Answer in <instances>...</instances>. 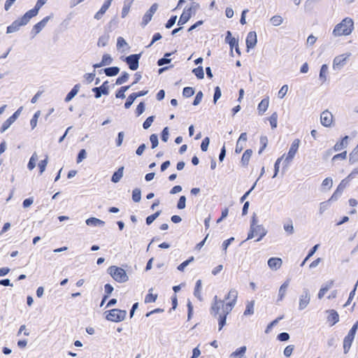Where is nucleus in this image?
I'll return each instance as SVG.
<instances>
[{
  "label": "nucleus",
  "instance_id": "1",
  "mask_svg": "<svg viewBox=\"0 0 358 358\" xmlns=\"http://www.w3.org/2000/svg\"><path fill=\"white\" fill-rule=\"evenodd\" d=\"M213 301L214 302L210 308V314L214 317H217L221 308L222 309V313L225 315L229 314L236 303L235 300H231L224 304V300L218 299L217 296H214Z\"/></svg>",
  "mask_w": 358,
  "mask_h": 358
},
{
  "label": "nucleus",
  "instance_id": "2",
  "mask_svg": "<svg viewBox=\"0 0 358 358\" xmlns=\"http://www.w3.org/2000/svg\"><path fill=\"white\" fill-rule=\"evenodd\" d=\"M354 29V21L350 17L344 18L340 23L336 25L333 30L335 36H348Z\"/></svg>",
  "mask_w": 358,
  "mask_h": 358
},
{
  "label": "nucleus",
  "instance_id": "3",
  "mask_svg": "<svg viewBox=\"0 0 358 358\" xmlns=\"http://www.w3.org/2000/svg\"><path fill=\"white\" fill-rule=\"evenodd\" d=\"M108 273L117 282L122 283L129 280L126 271L122 268L116 266H110L108 268Z\"/></svg>",
  "mask_w": 358,
  "mask_h": 358
},
{
  "label": "nucleus",
  "instance_id": "4",
  "mask_svg": "<svg viewBox=\"0 0 358 358\" xmlns=\"http://www.w3.org/2000/svg\"><path fill=\"white\" fill-rule=\"evenodd\" d=\"M31 19L29 15L25 13L22 17L15 20L10 25L7 27L6 33L11 34L17 31L20 27L27 24Z\"/></svg>",
  "mask_w": 358,
  "mask_h": 358
},
{
  "label": "nucleus",
  "instance_id": "5",
  "mask_svg": "<svg viewBox=\"0 0 358 358\" xmlns=\"http://www.w3.org/2000/svg\"><path fill=\"white\" fill-rule=\"evenodd\" d=\"M107 313L108 314L106 316V320L114 322H120L123 321L127 315L126 310L117 308H114L105 312V313Z\"/></svg>",
  "mask_w": 358,
  "mask_h": 358
},
{
  "label": "nucleus",
  "instance_id": "6",
  "mask_svg": "<svg viewBox=\"0 0 358 358\" xmlns=\"http://www.w3.org/2000/svg\"><path fill=\"white\" fill-rule=\"evenodd\" d=\"M141 57V53L132 54V55H130L124 57L122 59L124 62H125L127 63V64L129 66V68L131 70L135 71L139 66V59H140Z\"/></svg>",
  "mask_w": 358,
  "mask_h": 358
},
{
  "label": "nucleus",
  "instance_id": "7",
  "mask_svg": "<svg viewBox=\"0 0 358 358\" xmlns=\"http://www.w3.org/2000/svg\"><path fill=\"white\" fill-rule=\"evenodd\" d=\"M23 107H20L9 118H8L1 125L0 131L1 133H3L6 130H7L10 125L17 119L19 115H20Z\"/></svg>",
  "mask_w": 358,
  "mask_h": 358
},
{
  "label": "nucleus",
  "instance_id": "8",
  "mask_svg": "<svg viewBox=\"0 0 358 358\" xmlns=\"http://www.w3.org/2000/svg\"><path fill=\"white\" fill-rule=\"evenodd\" d=\"M300 141L299 139H295L292 142L291 147L289 150L287 156L286 157L284 163L286 166H287L294 159L299 146Z\"/></svg>",
  "mask_w": 358,
  "mask_h": 358
},
{
  "label": "nucleus",
  "instance_id": "9",
  "mask_svg": "<svg viewBox=\"0 0 358 358\" xmlns=\"http://www.w3.org/2000/svg\"><path fill=\"white\" fill-rule=\"evenodd\" d=\"M351 55L350 52L343 54L336 57L333 61V68L334 70H340L345 64L348 58Z\"/></svg>",
  "mask_w": 358,
  "mask_h": 358
},
{
  "label": "nucleus",
  "instance_id": "10",
  "mask_svg": "<svg viewBox=\"0 0 358 358\" xmlns=\"http://www.w3.org/2000/svg\"><path fill=\"white\" fill-rule=\"evenodd\" d=\"M94 93V97L99 99L103 94L108 95L109 94L108 81L106 80L100 87H95L92 89Z\"/></svg>",
  "mask_w": 358,
  "mask_h": 358
},
{
  "label": "nucleus",
  "instance_id": "11",
  "mask_svg": "<svg viewBox=\"0 0 358 358\" xmlns=\"http://www.w3.org/2000/svg\"><path fill=\"white\" fill-rule=\"evenodd\" d=\"M310 296L309 290L307 288H303V292L299 297V309L302 310L305 309L310 303Z\"/></svg>",
  "mask_w": 358,
  "mask_h": 358
},
{
  "label": "nucleus",
  "instance_id": "12",
  "mask_svg": "<svg viewBox=\"0 0 358 358\" xmlns=\"http://www.w3.org/2000/svg\"><path fill=\"white\" fill-rule=\"evenodd\" d=\"M52 17V15L46 16L44 17L41 21L36 23L32 28L31 31V34H32V36L34 37L36 34L40 33L42 29L46 26L48 22L50 20V18Z\"/></svg>",
  "mask_w": 358,
  "mask_h": 358
},
{
  "label": "nucleus",
  "instance_id": "13",
  "mask_svg": "<svg viewBox=\"0 0 358 358\" xmlns=\"http://www.w3.org/2000/svg\"><path fill=\"white\" fill-rule=\"evenodd\" d=\"M158 8L157 3H153L150 9L145 13V14L143 17V20L141 22V25L145 27L148 24V22L152 20V17L154 13L157 11Z\"/></svg>",
  "mask_w": 358,
  "mask_h": 358
},
{
  "label": "nucleus",
  "instance_id": "14",
  "mask_svg": "<svg viewBox=\"0 0 358 358\" xmlns=\"http://www.w3.org/2000/svg\"><path fill=\"white\" fill-rule=\"evenodd\" d=\"M320 121L324 127H331L333 122V115L329 110H326L321 113Z\"/></svg>",
  "mask_w": 358,
  "mask_h": 358
},
{
  "label": "nucleus",
  "instance_id": "15",
  "mask_svg": "<svg viewBox=\"0 0 358 358\" xmlns=\"http://www.w3.org/2000/svg\"><path fill=\"white\" fill-rule=\"evenodd\" d=\"M257 43V34L255 31H250L246 38V47L248 50L254 48Z\"/></svg>",
  "mask_w": 358,
  "mask_h": 358
},
{
  "label": "nucleus",
  "instance_id": "16",
  "mask_svg": "<svg viewBox=\"0 0 358 358\" xmlns=\"http://www.w3.org/2000/svg\"><path fill=\"white\" fill-rule=\"evenodd\" d=\"M48 0H38L34 8L26 12L29 17L32 18L36 16L41 8L47 3Z\"/></svg>",
  "mask_w": 358,
  "mask_h": 358
},
{
  "label": "nucleus",
  "instance_id": "17",
  "mask_svg": "<svg viewBox=\"0 0 358 358\" xmlns=\"http://www.w3.org/2000/svg\"><path fill=\"white\" fill-rule=\"evenodd\" d=\"M282 261L278 257H271L268 260V265L272 270L276 271L280 268Z\"/></svg>",
  "mask_w": 358,
  "mask_h": 358
},
{
  "label": "nucleus",
  "instance_id": "18",
  "mask_svg": "<svg viewBox=\"0 0 358 358\" xmlns=\"http://www.w3.org/2000/svg\"><path fill=\"white\" fill-rule=\"evenodd\" d=\"M255 235L259 236L257 242L260 241L267 234V230L262 224H255Z\"/></svg>",
  "mask_w": 358,
  "mask_h": 358
},
{
  "label": "nucleus",
  "instance_id": "19",
  "mask_svg": "<svg viewBox=\"0 0 358 358\" xmlns=\"http://www.w3.org/2000/svg\"><path fill=\"white\" fill-rule=\"evenodd\" d=\"M327 313H329L327 321L331 322V326L334 325L339 321V315L335 310H328Z\"/></svg>",
  "mask_w": 358,
  "mask_h": 358
},
{
  "label": "nucleus",
  "instance_id": "20",
  "mask_svg": "<svg viewBox=\"0 0 358 358\" xmlns=\"http://www.w3.org/2000/svg\"><path fill=\"white\" fill-rule=\"evenodd\" d=\"M348 140H349V136H344L341 141L340 142H337L334 146V150L335 152H338V151H340L343 148H347L348 145Z\"/></svg>",
  "mask_w": 358,
  "mask_h": 358
},
{
  "label": "nucleus",
  "instance_id": "21",
  "mask_svg": "<svg viewBox=\"0 0 358 358\" xmlns=\"http://www.w3.org/2000/svg\"><path fill=\"white\" fill-rule=\"evenodd\" d=\"M355 338L354 336H351L348 334V335L344 338L343 340V351L345 354H347L352 345L353 340Z\"/></svg>",
  "mask_w": 358,
  "mask_h": 358
},
{
  "label": "nucleus",
  "instance_id": "22",
  "mask_svg": "<svg viewBox=\"0 0 358 358\" xmlns=\"http://www.w3.org/2000/svg\"><path fill=\"white\" fill-rule=\"evenodd\" d=\"M257 215L255 213L253 214L252 217V220H251V222H250V231H249V233L248 234V238L246 240H249V239H252V238L255 237V224H257Z\"/></svg>",
  "mask_w": 358,
  "mask_h": 358
},
{
  "label": "nucleus",
  "instance_id": "23",
  "mask_svg": "<svg viewBox=\"0 0 358 358\" xmlns=\"http://www.w3.org/2000/svg\"><path fill=\"white\" fill-rule=\"evenodd\" d=\"M103 71L107 76H115L120 72V68L117 66L107 67L99 71V73Z\"/></svg>",
  "mask_w": 358,
  "mask_h": 358
},
{
  "label": "nucleus",
  "instance_id": "24",
  "mask_svg": "<svg viewBox=\"0 0 358 358\" xmlns=\"http://www.w3.org/2000/svg\"><path fill=\"white\" fill-rule=\"evenodd\" d=\"M80 88V84L75 85L74 87L71 89V90L66 96L64 101L66 102H69L71 100H72L78 94Z\"/></svg>",
  "mask_w": 358,
  "mask_h": 358
},
{
  "label": "nucleus",
  "instance_id": "25",
  "mask_svg": "<svg viewBox=\"0 0 358 358\" xmlns=\"http://www.w3.org/2000/svg\"><path fill=\"white\" fill-rule=\"evenodd\" d=\"M289 285V280H287L285 282L282 283V285L280 287L278 292V301H282L286 294L287 289Z\"/></svg>",
  "mask_w": 358,
  "mask_h": 358
},
{
  "label": "nucleus",
  "instance_id": "26",
  "mask_svg": "<svg viewBox=\"0 0 358 358\" xmlns=\"http://www.w3.org/2000/svg\"><path fill=\"white\" fill-rule=\"evenodd\" d=\"M124 166H120L111 177V181L114 183L118 182L123 176Z\"/></svg>",
  "mask_w": 358,
  "mask_h": 358
},
{
  "label": "nucleus",
  "instance_id": "27",
  "mask_svg": "<svg viewBox=\"0 0 358 358\" xmlns=\"http://www.w3.org/2000/svg\"><path fill=\"white\" fill-rule=\"evenodd\" d=\"M85 222H86L87 225H88V226H94V227L95 226L103 227L105 224V222L103 220H99L96 217H90L86 220Z\"/></svg>",
  "mask_w": 358,
  "mask_h": 358
},
{
  "label": "nucleus",
  "instance_id": "28",
  "mask_svg": "<svg viewBox=\"0 0 358 358\" xmlns=\"http://www.w3.org/2000/svg\"><path fill=\"white\" fill-rule=\"evenodd\" d=\"M252 154V150L251 149H248L244 152L241 157V164L243 166H248Z\"/></svg>",
  "mask_w": 358,
  "mask_h": 358
},
{
  "label": "nucleus",
  "instance_id": "29",
  "mask_svg": "<svg viewBox=\"0 0 358 358\" xmlns=\"http://www.w3.org/2000/svg\"><path fill=\"white\" fill-rule=\"evenodd\" d=\"M192 15L191 13H188L186 9H185L182 13V15L180 17V19L178 20V25H183L186 22H188V20L191 18Z\"/></svg>",
  "mask_w": 358,
  "mask_h": 358
},
{
  "label": "nucleus",
  "instance_id": "30",
  "mask_svg": "<svg viewBox=\"0 0 358 358\" xmlns=\"http://www.w3.org/2000/svg\"><path fill=\"white\" fill-rule=\"evenodd\" d=\"M328 66L327 64H322L320 71L319 79L322 83H324L327 80V75L328 73Z\"/></svg>",
  "mask_w": 358,
  "mask_h": 358
},
{
  "label": "nucleus",
  "instance_id": "31",
  "mask_svg": "<svg viewBox=\"0 0 358 358\" xmlns=\"http://www.w3.org/2000/svg\"><path fill=\"white\" fill-rule=\"evenodd\" d=\"M268 103H269L268 98L263 99L261 101V102L259 103L258 108H257L259 114L262 115L267 110V108L268 107Z\"/></svg>",
  "mask_w": 358,
  "mask_h": 358
},
{
  "label": "nucleus",
  "instance_id": "32",
  "mask_svg": "<svg viewBox=\"0 0 358 358\" xmlns=\"http://www.w3.org/2000/svg\"><path fill=\"white\" fill-rule=\"evenodd\" d=\"M245 352H246V347L242 346V347L236 349L234 352H233L230 355V357L231 358H236L237 357H242L244 356Z\"/></svg>",
  "mask_w": 358,
  "mask_h": 358
},
{
  "label": "nucleus",
  "instance_id": "33",
  "mask_svg": "<svg viewBox=\"0 0 358 358\" xmlns=\"http://www.w3.org/2000/svg\"><path fill=\"white\" fill-rule=\"evenodd\" d=\"M110 36L108 34H104L99 38L97 45L98 46H106L109 41Z\"/></svg>",
  "mask_w": 358,
  "mask_h": 358
},
{
  "label": "nucleus",
  "instance_id": "34",
  "mask_svg": "<svg viewBox=\"0 0 358 358\" xmlns=\"http://www.w3.org/2000/svg\"><path fill=\"white\" fill-rule=\"evenodd\" d=\"M254 305H255L254 301L248 302V303L246 305L245 310L243 313L244 315L248 316V315H252L254 313Z\"/></svg>",
  "mask_w": 358,
  "mask_h": 358
},
{
  "label": "nucleus",
  "instance_id": "35",
  "mask_svg": "<svg viewBox=\"0 0 358 358\" xmlns=\"http://www.w3.org/2000/svg\"><path fill=\"white\" fill-rule=\"evenodd\" d=\"M201 288V280H198L196 282L194 291V295L200 301L202 300L200 289Z\"/></svg>",
  "mask_w": 358,
  "mask_h": 358
},
{
  "label": "nucleus",
  "instance_id": "36",
  "mask_svg": "<svg viewBox=\"0 0 358 358\" xmlns=\"http://www.w3.org/2000/svg\"><path fill=\"white\" fill-rule=\"evenodd\" d=\"M129 75L127 72L124 71L122 73L121 76L117 78L115 84L120 85L127 81L129 79Z\"/></svg>",
  "mask_w": 358,
  "mask_h": 358
},
{
  "label": "nucleus",
  "instance_id": "37",
  "mask_svg": "<svg viewBox=\"0 0 358 358\" xmlns=\"http://www.w3.org/2000/svg\"><path fill=\"white\" fill-rule=\"evenodd\" d=\"M161 210H157L154 214L149 215L145 219V222L148 225H150L161 214Z\"/></svg>",
  "mask_w": 358,
  "mask_h": 358
},
{
  "label": "nucleus",
  "instance_id": "38",
  "mask_svg": "<svg viewBox=\"0 0 358 358\" xmlns=\"http://www.w3.org/2000/svg\"><path fill=\"white\" fill-rule=\"evenodd\" d=\"M238 298V292L235 289H231L228 293V294L224 297V301L228 299L235 300V301H237Z\"/></svg>",
  "mask_w": 358,
  "mask_h": 358
},
{
  "label": "nucleus",
  "instance_id": "39",
  "mask_svg": "<svg viewBox=\"0 0 358 358\" xmlns=\"http://www.w3.org/2000/svg\"><path fill=\"white\" fill-rule=\"evenodd\" d=\"M332 285H333V281H331L330 282H329L327 285H326L324 287H322L320 289L318 295H317V296L320 299H321L324 296L325 293L331 287Z\"/></svg>",
  "mask_w": 358,
  "mask_h": 358
},
{
  "label": "nucleus",
  "instance_id": "40",
  "mask_svg": "<svg viewBox=\"0 0 358 358\" xmlns=\"http://www.w3.org/2000/svg\"><path fill=\"white\" fill-rule=\"evenodd\" d=\"M283 317H284V316L281 315V316L277 317L275 320H273L271 323H269L266 328L265 333L266 334L269 333L271 331V330L272 329V328L274 326H275L279 322L280 320H282Z\"/></svg>",
  "mask_w": 358,
  "mask_h": 358
},
{
  "label": "nucleus",
  "instance_id": "41",
  "mask_svg": "<svg viewBox=\"0 0 358 358\" xmlns=\"http://www.w3.org/2000/svg\"><path fill=\"white\" fill-rule=\"evenodd\" d=\"M48 163V155H46L45 158L43 160H41L38 164V166L39 168L40 175L43 174V173L45 171Z\"/></svg>",
  "mask_w": 358,
  "mask_h": 358
},
{
  "label": "nucleus",
  "instance_id": "42",
  "mask_svg": "<svg viewBox=\"0 0 358 358\" xmlns=\"http://www.w3.org/2000/svg\"><path fill=\"white\" fill-rule=\"evenodd\" d=\"M141 199V191L139 188H135L132 191V200L134 202H139Z\"/></svg>",
  "mask_w": 358,
  "mask_h": 358
},
{
  "label": "nucleus",
  "instance_id": "43",
  "mask_svg": "<svg viewBox=\"0 0 358 358\" xmlns=\"http://www.w3.org/2000/svg\"><path fill=\"white\" fill-rule=\"evenodd\" d=\"M227 316V315H225L223 313L220 314V315L218 317L219 331H220L224 327V326L226 324Z\"/></svg>",
  "mask_w": 358,
  "mask_h": 358
},
{
  "label": "nucleus",
  "instance_id": "44",
  "mask_svg": "<svg viewBox=\"0 0 358 358\" xmlns=\"http://www.w3.org/2000/svg\"><path fill=\"white\" fill-rule=\"evenodd\" d=\"M192 73L196 76L198 79H203L204 78V73L202 66H198L192 70Z\"/></svg>",
  "mask_w": 358,
  "mask_h": 358
},
{
  "label": "nucleus",
  "instance_id": "45",
  "mask_svg": "<svg viewBox=\"0 0 358 358\" xmlns=\"http://www.w3.org/2000/svg\"><path fill=\"white\" fill-rule=\"evenodd\" d=\"M284 229L285 231L289 234V235H292L294 234V226H293V224H292V220H289V222L286 224H284Z\"/></svg>",
  "mask_w": 358,
  "mask_h": 358
},
{
  "label": "nucleus",
  "instance_id": "46",
  "mask_svg": "<svg viewBox=\"0 0 358 358\" xmlns=\"http://www.w3.org/2000/svg\"><path fill=\"white\" fill-rule=\"evenodd\" d=\"M40 115H41V111L38 110L34 113V116L32 117V118L30 121V125H31V129H35V127H36L38 119Z\"/></svg>",
  "mask_w": 358,
  "mask_h": 358
},
{
  "label": "nucleus",
  "instance_id": "47",
  "mask_svg": "<svg viewBox=\"0 0 358 358\" xmlns=\"http://www.w3.org/2000/svg\"><path fill=\"white\" fill-rule=\"evenodd\" d=\"M194 260V257H190L188 259L184 261L182 263H181L178 266V268H177L178 270L180 271H183L185 270V267H187Z\"/></svg>",
  "mask_w": 358,
  "mask_h": 358
},
{
  "label": "nucleus",
  "instance_id": "48",
  "mask_svg": "<svg viewBox=\"0 0 358 358\" xmlns=\"http://www.w3.org/2000/svg\"><path fill=\"white\" fill-rule=\"evenodd\" d=\"M194 89L191 87H185L182 90V95L185 97H190L194 94Z\"/></svg>",
  "mask_w": 358,
  "mask_h": 358
},
{
  "label": "nucleus",
  "instance_id": "49",
  "mask_svg": "<svg viewBox=\"0 0 358 358\" xmlns=\"http://www.w3.org/2000/svg\"><path fill=\"white\" fill-rule=\"evenodd\" d=\"M136 97L134 95L133 93H131L127 99L125 103H124V108L128 109L131 107V106L133 104L134 101L136 100Z\"/></svg>",
  "mask_w": 358,
  "mask_h": 358
},
{
  "label": "nucleus",
  "instance_id": "50",
  "mask_svg": "<svg viewBox=\"0 0 358 358\" xmlns=\"http://www.w3.org/2000/svg\"><path fill=\"white\" fill-rule=\"evenodd\" d=\"M278 114L276 112L273 113L269 117V122L271 128L273 129L277 127Z\"/></svg>",
  "mask_w": 358,
  "mask_h": 358
},
{
  "label": "nucleus",
  "instance_id": "51",
  "mask_svg": "<svg viewBox=\"0 0 358 358\" xmlns=\"http://www.w3.org/2000/svg\"><path fill=\"white\" fill-rule=\"evenodd\" d=\"M283 19L280 15H274L271 18V22L273 26H279L282 23Z\"/></svg>",
  "mask_w": 358,
  "mask_h": 358
},
{
  "label": "nucleus",
  "instance_id": "52",
  "mask_svg": "<svg viewBox=\"0 0 358 358\" xmlns=\"http://www.w3.org/2000/svg\"><path fill=\"white\" fill-rule=\"evenodd\" d=\"M113 62V58L109 54H104L101 59V62L103 66L110 65Z\"/></svg>",
  "mask_w": 358,
  "mask_h": 358
},
{
  "label": "nucleus",
  "instance_id": "53",
  "mask_svg": "<svg viewBox=\"0 0 358 358\" xmlns=\"http://www.w3.org/2000/svg\"><path fill=\"white\" fill-rule=\"evenodd\" d=\"M155 116L152 115L148 117L143 123V127L144 129H148L150 128V127L152 125V122L155 120Z\"/></svg>",
  "mask_w": 358,
  "mask_h": 358
},
{
  "label": "nucleus",
  "instance_id": "54",
  "mask_svg": "<svg viewBox=\"0 0 358 358\" xmlns=\"http://www.w3.org/2000/svg\"><path fill=\"white\" fill-rule=\"evenodd\" d=\"M186 207V197L185 196H180L177 203V208L179 210H182Z\"/></svg>",
  "mask_w": 358,
  "mask_h": 358
},
{
  "label": "nucleus",
  "instance_id": "55",
  "mask_svg": "<svg viewBox=\"0 0 358 358\" xmlns=\"http://www.w3.org/2000/svg\"><path fill=\"white\" fill-rule=\"evenodd\" d=\"M330 201H329V199L328 201L320 203L319 209V213L320 215H322L324 212L328 209V208L329 207Z\"/></svg>",
  "mask_w": 358,
  "mask_h": 358
},
{
  "label": "nucleus",
  "instance_id": "56",
  "mask_svg": "<svg viewBox=\"0 0 358 358\" xmlns=\"http://www.w3.org/2000/svg\"><path fill=\"white\" fill-rule=\"evenodd\" d=\"M333 185V180L331 178H325L322 183V187L323 188H327V189H330Z\"/></svg>",
  "mask_w": 358,
  "mask_h": 358
},
{
  "label": "nucleus",
  "instance_id": "57",
  "mask_svg": "<svg viewBox=\"0 0 358 358\" xmlns=\"http://www.w3.org/2000/svg\"><path fill=\"white\" fill-rule=\"evenodd\" d=\"M145 103L141 101L139 103V104L137 106L136 109V116H140L145 111Z\"/></svg>",
  "mask_w": 358,
  "mask_h": 358
},
{
  "label": "nucleus",
  "instance_id": "58",
  "mask_svg": "<svg viewBox=\"0 0 358 358\" xmlns=\"http://www.w3.org/2000/svg\"><path fill=\"white\" fill-rule=\"evenodd\" d=\"M150 141L151 142L152 149L155 148L159 144L158 136L157 134H151L150 136Z\"/></svg>",
  "mask_w": 358,
  "mask_h": 358
},
{
  "label": "nucleus",
  "instance_id": "59",
  "mask_svg": "<svg viewBox=\"0 0 358 358\" xmlns=\"http://www.w3.org/2000/svg\"><path fill=\"white\" fill-rule=\"evenodd\" d=\"M210 143V138L208 137H205L201 144V149L203 152H206L208 150V148Z\"/></svg>",
  "mask_w": 358,
  "mask_h": 358
},
{
  "label": "nucleus",
  "instance_id": "60",
  "mask_svg": "<svg viewBox=\"0 0 358 358\" xmlns=\"http://www.w3.org/2000/svg\"><path fill=\"white\" fill-rule=\"evenodd\" d=\"M222 92L220 87L217 86L215 87L214 95H213V102L215 103L217 100L221 97Z\"/></svg>",
  "mask_w": 358,
  "mask_h": 358
},
{
  "label": "nucleus",
  "instance_id": "61",
  "mask_svg": "<svg viewBox=\"0 0 358 358\" xmlns=\"http://www.w3.org/2000/svg\"><path fill=\"white\" fill-rule=\"evenodd\" d=\"M177 20L176 15H172L165 24L166 29H171L176 23Z\"/></svg>",
  "mask_w": 358,
  "mask_h": 358
},
{
  "label": "nucleus",
  "instance_id": "62",
  "mask_svg": "<svg viewBox=\"0 0 358 358\" xmlns=\"http://www.w3.org/2000/svg\"><path fill=\"white\" fill-rule=\"evenodd\" d=\"M203 96V92L201 91L198 92L197 94H196V96L194 97V100L192 104L194 106L199 105L201 103Z\"/></svg>",
  "mask_w": 358,
  "mask_h": 358
},
{
  "label": "nucleus",
  "instance_id": "63",
  "mask_svg": "<svg viewBox=\"0 0 358 358\" xmlns=\"http://www.w3.org/2000/svg\"><path fill=\"white\" fill-rule=\"evenodd\" d=\"M199 8V4L196 3V2H193L191 5V6L186 9V10L191 13V15L192 14H194L196 13V11Z\"/></svg>",
  "mask_w": 358,
  "mask_h": 358
},
{
  "label": "nucleus",
  "instance_id": "64",
  "mask_svg": "<svg viewBox=\"0 0 358 358\" xmlns=\"http://www.w3.org/2000/svg\"><path fill=\"white\" fill-rule=\"evenodd\" d=\"M87 157V152L85 149H81L77 157V163L81 162L83 159H85Z\"/></svg>",
  "mask_w": 358,
  "mask_h": 358
}]
</instances>
